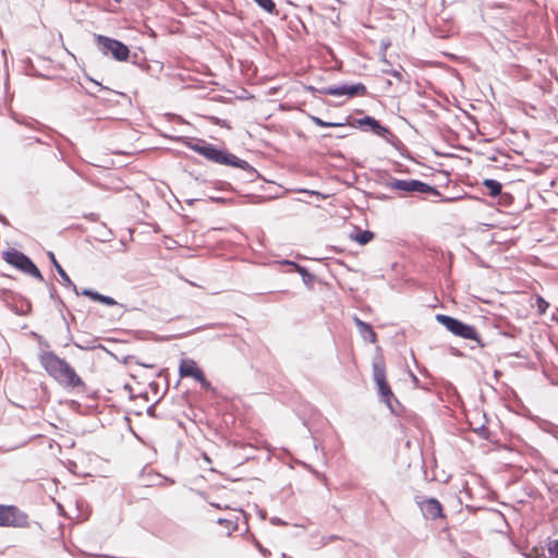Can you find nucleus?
Here are the masks:
<instances>
[{
  "instance_id": "nucleus-21",
  "label": "nucleus",
  "mask_w": 558,
  "mask_h": 558,
  "mask_svg": "<svg viewBox=\"0 0 558 558\" xmlns=\"http://www.w3.org/2000/svg\"><path fill=\"white\" fill-rule=\"evenodd\" d=\"M310 119L315 125L320 128H341L349 124L350 116H348L343 122H329L316 116H310Z\"/></svg>"
},
{
  "instance_id": "nucleus-57",
  "label": "nucleus",
  "mask_w": 558,
  "mask_h": 558,
  "mask_svg": "<svg viewBox=\"0 0 558 558\" xmlns=\"http://www.w3.org/2000/svg\"><path fill=\"white\" fill-rule=\"evenodd\" d=\"M451 201H452V198H450V197H444V198H441V202H451Z\"/></svg>"
},
{
  "instance_id": "nucleus-53",
  "label": "nucleus",
  "mask_w": 558,
  "mask_h": 558,
  "mask_svg": "<svg viewBox=\"0 0 558 558\" xmlns=\"http://www.w3.org/2000/svg\"><path fill=\"white\" fill-rule=\"evenodd\" d=\"M452 354L456 355V356H461V352L457 349H452Z\"/></svg>"
},
{
  "instance_id": "nucleus-37",
  "label": "nucleus",
  "mask_w": 558,
  "mask_h": 558,
  "mask_svg": "<svg viewBox=\"0 0 558 558\" xmlns=\"http://www.w3.org/2000/svg\"><path fill=\"white\" fill-rule=\"evenodd\" d=\"M215 187L217 190H223V191H232L233 190L231 183L226 182V181H217V182H215Z\"/></svg>"
},
{
  "instance_id": "nucleus-54",
  "label": "nucleus",
  "mask_w": 558,
  "mask_h": 558,
  "mask_svg": "<svg viewBox=\"0 0 558 558\" xmlns=\"http://www.w3.org/2000/svg\"><path fill=\"white\" fill-rule=\"evenodd\" d=\"M57 310L62 313L65 307H62V304H56Z\"/></svg>"
},
{
  "instance_id": "nucleus-41",
  "label": "nucleus",
  "mask_w": 558,
  "mask_h": 558,
  "mask_svg": "<svg viewBox=\"0 0 558 558\" xmlns=\"http://www.w3.org/2000/svg\"><path fill=\"white\" fill-rule=\"evenodd\" d=\"M299 192L301 193H306V194H310V195H315L317 197H322V198H325L326 196L323 195L320 192L318 191H312V190H307V189H301Z\"/></svg>"
},
{
  "instance_id": "nucleus-27",
  "label": "nucleus",
  "mask_w": 558,
  "mask_h": 558,
  "mask_svg": "<svg viewBox=\"0 0 558 558\" xmlns=\"http://www.w3.org/2000/svg\"><path fill=\"white\" fill-rule=\"evenodd\" d=\"M86 77H87L88 81L93 82L99 88V90H104V92H107V93L112 94V95H119V96H121L123 98H126L129 101H131L130 97L126 94L120 93V92H114V90L110 89L109 87L104 86L101 83L95 81L90 76H86Z\"/></svg>"
},
{
  "instance_id": "nucleus-25",
  "label": "nucleus",
  "mask_w": 558,
  "mask_h": 558,
  "mask_svg": "<svg viewBox=\"0 0 558 558\" xmlns=\"http://www.w3.org/2000/svg\"><path fill=\"white\" fill-rule=\"evenodd\" d=\"M390 46H391V40L388 37H384L380 39L379 60H380V62H383L385 65H388V66L390 65V62L388 61V59L386 57V52Z\"/></svg>"
},
{
  "instance_id": "nucleus-1",
  "label": "nucleus",
  "mask_w": 558,
  "mask_h": 558,
  "mask_svg": "<svg viewBox=\"0 0 558 558\" xmlns=\"http://www.w3.org/2000/svg\"><path fill=\"white\" fill-rule=\"evenodd\" d=\"M38 360L47 374L65 388L86 390V384L64 359L53 351H41Z\"/></svg>"
},
{
  "instance_id": "nucleus-64",
  "label": "nucleus",
  "mask_w": 558,
  "mask_h": 558,
  "mask_svg": "<svg viewBox=\"0 0 558 558\" xmlns=\"http://www.w3.org/2000/svg\"><path fill=\"white\" fill-rule=\"evenodd\" d=\"M88 94H89L90 96H96V94H95V93H92V92H88Z\"/></svg>"
},
{
  "instance_id": "nucleus-23",
  "label": "nucleus",
  "mask_w": 558,
  "mask_h": 558,
  "mask_svg": "<svg viewBox=\"0 0 558 558\" xmlns=\"http://www.w3.org/2000/svg\"><path fill=\"white\" fill-rule=\"evenodd\" d=\"M373 378L375 384L387 380L385 365L381 362L373 363Z\"/></svg>"
},
{
  "instance_id": "nucleus-9",
  "label": "nucleus",
  "mask_w": 558,
  "mask_h": 558,
  "mask_svg": "<svg viewBox=\"0 0 558 558\" xmlns=\"http://www.w3.org/2000/svg\"><path fill=\"white\" fill-rule=\"evenodd\" d=\"M0 526L27 527L28 515L14 505H0Z\"/></svg>"
},
{
  "instance_id": "nucleus-24",
  "label": "nucleus",
  "mask_w": 558,
  "mask_h": 558,
  "mask_svg": "<svg viewBox=\"0 0 558 558\" xmlns=\"http://www.w3.org/2000/svg\"><path fill=\"white\" fill-rule=\"evenodd\" d=\"M262 10L269 14L278 15L279 12L276 9L274 0H253Z\"/></svg>"
},
{
  "instance_id": "nucleus-7",
  "label": "nucleus",
  "mask_w": 558,
  "mask_h": 558,
  "mask_svg": "<svg viewBox=\"0 0 558 558\" xmlns=\"http://www.w3.org/2000/svg\"><path fill=\"white\" fill-rule=\"evenodd\" d=\"M94 37L98 50L102 54L110 56L112 59L120 62L126 61L130 58V48L121 40L100 34H95Z\"/></svg>"
},
{
  "instance_id": "nucleus-20",
  "label": "nucleus",
  "mask_w": 558,
  "mask_h": 558,
  "mask_svg": "<svg viewBox=\"0 0 558 558\" xmlns=\"http://www.w3.org/2000/svg\"><path fill=\"white\" fill-rule=\"evenodd\" d=\"M488 191L490 197H498L502 191V184L495 179H484L482 183Z\"/></svg>"
},
{
  "instance_id": "nucleus-40",
  "label": "nucleus",
  "mask_w": 558,
  "mask_h": 558,
  "mask_svg": "<svg viewBox=\"0 0 558 558\" xmlns=\"http://www.w3.org/2000/svg\"><path fill=\"white\" fill-rule=\"evenodd\" d=\"M280 265L290 266L292 267V270L295 271V265H299L296 262L291 259H281L278 262Z\"/></svg>"
},
{
  "instance_id": "nucleus-30",
  "label": "nucleus",
  "mask_w": 558,
  "mask_h": 558,
  "mask_svg": "<svg viewBox=\"0 0 558 558\" xmlns=\"http://www.w3.org/2000/svg\"><path fill=\"white\" fill-rule=\"evenodd\" d=\"M381 72L385 74L391 75L392 77L397 78L398 81H402L401 70L392 69L391 64L389 66L385 65V68L381 69Z\"/></svg>"
},
{
  "instance_id": "nucleus-2",
  "label": "nucleus",
  "mask_w": 558,
  "mask_h": 558,
  "mask_svg": "<svg viewBox=\"0 0 558 558\" xmlns=\"http://www.w3.org/2000/svg\"><path fill=\"white\" fill-rule=\"evenodd\" d=\"M38 360L47 374L65 388L86 390V384L64 359L53 351H41Z\"/></svg>"
},
{
  "instance_id": "nucleus-29",
  "label": "nucleus",
  "mask_w": 558,
  "mask_h": 558,
  "mask_svg": "<svg viewBox=\"0 0 558 558\" xmlns=\"http://www.w3.org/2000/svg\"><path fill=\"white\" fill-rule=\"evenodd\" d=\"M542 429L548 434H551L555 438H558V426L549 421H545L542 425Z\"/></svg>"
},
{
  "instance_id": "nucleus-10",
  "label": "nucleus",
  "mask_w": 558,
  "mask_h": 558,
  "mask_svg": "<svg viewBox=\"0 0 558 558\" xmlns=\"http://www.w3.org/2000/svg\"><path fill=\"white\" fill-rule=\"evenodd\" d=\"M416 504L425 519L437 520L446 518L442 505L435 497H428L423 499L416 497Z\"/></svg>"
},
{
  "instance_id": "nucleus-63",
  "label": "nucleus",
  "mask_w": 558,
  "mask_h": 558,
  "mask_svg": "<svg viewBox=\"0 0 558 558\" xmlns=\"http://www.w3.org/2000/svg\"><path fill=\"white\" fill-rule=\"evenodd\" d=\"M500 372L499 371H495V376H499Z\"/></svg>"
},
{
  "instance_id": "nucleus-18",
  "label": "nucleus",
  "mask_w": 558,
  "mask_h": 558,
  "mask_svg": "<svg viewBox=\"0 0 558 558\" xmlns=\"http://www.w3.org/2000/svg\"><path fill=\"white\" fill-rule=\"evenodd\" d=\"M349 236L360 245H366L375 238V233L368 229L363 230L360 227L354 226L353 231Z\"/></svg>"
},
{
  "instance_id": "nucleus-11",
  "label": "nucleus",
  "mask_w": 558,
  "mask_h": 558,
  "mask_svg": "<svg viewBox=\"0 0 558 558\" xmlns=\"http://www.w3.org/2000/svg\"><path fill=\"white\" fill-rule=\"evenodd\" d=\"M376 386L380 401H383L387 405V408L390 410L392 414L399 416L400 413L395 405H391V401H395L396 405H398L399 408H402V404L393 395L388 380L377 383Z\"/></svg>"
},
{
  "instance_id": "nucleus-14",
  "label": "nucleus",
  "mask_w": 558,
  "mask_h": 558,
  "mask_svg": "<svg viewBox=\"0 0 558 558\" xmlns=\"http://www.w3.org/2000/svg\"><path fill=\"white\" fill-rule=\"evenodd\" d=\"M47 257L49 258V260L52 264L53 268L56 269V271L60 276L61 284L66 287V288H70L78 296L80 289L72 281V279L66 274V271L63 269L61 264L57 260L54 253L52 251H48L47 252Z\"/></svg>"
},
{
  "instance_id": "nucleus-60",
  "label": "nucleus",
  "mask_w": 558,
  "mask_h": 558,
  "mask_svg": "<svg viewBox=\"0 0 558 558\" xmlns=\"http://www.w3.org/2000/svg\"><path fill=\"white\" fill-rule=\"evenodd\" d=\"M35 142H36V143H39V144H43V141H41V138H39V137H35Z\"/></svg>"
},
{
  "instance_id": "nucleus-52",
  "label": "nucleus",
  "mask_w": 558,
  "mask_h": 558,
  "mask_svg": "<svg viewBox=\"0 0 558 558\" xmlns=\"http://www.w3.org/2000/svg\"><path fill=\"white\" fill-rule=\"evenodd\" d=\"M377 198L380 199V201H387V199L390 198V196H388L386 194H380V195L377 196Z\"/></svg>"
},
{
  "instance_id": "nucleus-15",
  "label": "nucleus",
  "mask_w": 558,
  "mask_h": 558,
  "mask_svg": "<svg viewBox=\"0 0 558 558\" xmlns=\"http://www.w3.org/2000/svg\"><path fill=\"white\" fill-rule=\"evenodd\" d=\"M352 126L362 131H369L377 135L380 131H383L381 129L384 124H381L379 120L372 116H364L363 118L355 119L352 123Z\"/></svg>"
},
{
  "instance_id": "nucleus-55",
  "label": "nucleus",
  "mask_w": 558,
  "mask_h": 558,
  "mask_svg": "<svg viewBox=\"0 0 558 558\" xmlns=\"http://www.w3.org/2000/svg\"><path fill=\"white\" fill-rule=\"evenodd\" d=\"M132 58H133L132 62H133V63H136V62H137L138 54H137V53H134V54L132 56Z\"/></svg>"
},
{
  "instance_id": "nucleus-35",
  "label": "nucleus",
  "mask_w": 558,
  "mask_h": 558,
  "mask_svg": "<svg viewBox=\"0 0 558 558\" xmlns=\"http://www.w3.org/2000/svg\"><path fill=\"white\" fill-rule=\"evenodd\" d=\"M474 432L482 438V439H485V440H489V430L487 428L486 425H481L480 427L475 428Z\"/></svg>"
},
{
  "instance_id": "nucleus-6",
  "label": "nucleus",
  "mask_w": 558,
  "mask_h": 558,
  "mask_svg": "<svg viewBox=\"0 0 558 558\" xmlns=\"http://www.w3.org/2000/svg\"><path fill=\"white\" fill-rule=\"evenodd\" d=\"M1 257L7 264L12 266L13 268L35 278L40 282H45V278L41 271L32 260V258L25 253L14 247H9L8 250L2 251Z\"/></svg>"
},
{
  "instance_id": "nucleus-36",
  "label": "nucleus",
  "mask_w": 558,
  "mask_h": 558,
  "mask_svg": "<svg viewBox=\"0 0 558 558\" xmlns=\"http://www.w3.org/2000/svg\"><path fill=\"white\" fill-rule=\"evenodd\" d=\"M246 198H247V203H251V204H262L263 202L266 201L265 196L255 195V194H248V195H246Z\"/></svg>"
},
{
  "instance_id": "nucleus-5",
  "label": "nucleus",
  "mask_w": 558,
  "mask_h": 558,
  "mask_svg": "<svg viewBox=\"0 0 558 558\" xmlns=\"http://www.w3.org/2000/svg\"><path fill=\"white\" fill-rule=\"evenodd\" d=\"M435 319L453 336L466 340H473L477 343L480 348L485 347V343L482 341L481 335L473 325L466 324L459 318L446 314H436Z\"/></svg>"
},
{
  "instance_id": "nucleus-56",
  "label": "nucleus",
  "mask_w": 558,
  "mask_h": 558,
  "mask_svg": "<svg viewBox=\"0 0 558 558\" xmlns=\"http://www.w3.org/2000/svg\"><path fill=\"white\" fill-rule=\"evenodd\" d=\"M124 389H125V390H129V391H132V388H131V385H130V384H125V385H124Z\"/></svg>"
},
{
  "instance_id": "nucleus-17",
  "label": "nucleus",
  "mask_w": 558,
  "mask_h": 558,
  "mask_svg": "<svg viewBox=\"0 0 558 558\" xmlns=\"http://www.w3.org/2000/svg\"><path fill=\"white\" fill-rule=\"evenodd\" d=\"M78 295L86 296L94 302H98V303L105 304L107 306H114L118 304V302L113 298H111L109 295L101 294L92 288H84V289L80 290Z\"/></svg>"
},
{
  "instance_id": "nucleus-13",
  "label": "nucleus",
  "mask_w": 558,
  "mask_h": 558,
  "mask_svg": "<svg viewBox=\"0 0 558 558\" xmlns=\"http://www.w3.org/2000/svg\"><path fill=\"white\" fill-rule=\"evenodd\" d=\"M204 371L192 359H182L179 365L180 377H191L197 381L204 375Z\"/></svg>"
},
{
  "instance_id": "nucleus-50",
  "label": "nucleus",
  "mask_w": 558,
  "mask_h": 558,
  "mask_svg": "<svg viewBox=\"0 0 558 558\" xmlns=\"http://www.w3.org/2000/svg\"><path fill=\"white\" fill-rule=\"evenodd\" d=\"M411 377H412V381L414 383V385L418 386L420 379L413 373L411 374Z\"/></svg>"
},
{
  "instance_id": "nucleus-45",
  "label": "nucleus",
  "mask_w": 558,
  "mask_h": 558,
  "mask_svg": "<svg viewBox=\"0 0 558 558\" xmlns=\"http://www.w3.org/2000/svg\"><path fill=\"white\" fill-rule=\"evenodd\" d=\"M339 537L337 535H329L327 537L322 538V545H327L328 543L338 539Z\"/></svg>"
},
{
  "instance_id": "nucleus-33",
  "label": "nucleus",
  "mask_w": 558,
  "mask_h": 558,
  "mask_svg": "<svg viewBox=\"0 0 558 558\" xmlns=\"http://www.w3.org/2000/svg\"><path fill=\"white\" fill-rule=\"evenodd\" d=\"M547 550L550 558H558V538L548 543Z\"/></svg>"
},
{
  "instance_id": "nucleus-38",
  "label": "nucleus",
  "mask_w": 558,
  "mask_h": 558,
  "mask_svg": "<svg viewBox=\"0 0 558 558\" xmlns=\"http://www.w3.org/2000/svg\"><path fill=\"white\" fill-rule=\"evenodd\" d=\"M253 544L264 557L270 554V551L267 548H265L259 541L254 539Z\"/></svg>"
},
{
  "instance_id": "nucleus-51",
  "label": "nucleus",
  "mask_w": 558,
  "mask_h": 558,
  "mask_svg": "<svg viewBox=\"0 0 558 558\" xmlns=\"http://www.w3.org/2000/svg\"><path fill=\"white\" fill-rule=\"evenodd\" d=\"M391 405H395V407L398 409V411H399V413H400V415H399V416H401V415H402V412L404 411V407L402 405V408H399L398 405H396L395 401H391Z\"/></svg>"
},
{
  "instance_id": "nucleus-28",
  "label": "nucleus",
  "mask_w": 558,
  "mask_h": 558,
  "mask_svg": "<svg viewBox=\"0 0 558 558\" xmlns=\"http://www.w3.org/2000/svg\"><path fill=\"white\" fill-rule=\"evenodd\" d=\"M496 198H497V203L505 207L510 206L514 201L512 194L509 192H505V191H501V193Z\"/></svg>"
},
{
  "instance_id": "nucleus-32",
  "label": "nucleus",
  "mask_w": 558,
  "mask_h": 558,
  "mask_svg": "<svg viewBox=\"0 0 558 558\" xmlns=\"http://www.w3.org/2000/svg\"><path fill=\"white\" fill-rule=\"evenodd\" d=\"M162 397H160L155 403L150 404L147 409H146V414L150 417H155V418H162L163 415H161L160 413H157L156 411V405L159 403V401L161 400Z\"/></svg>"
},
{
  "instance_id": "nucleus-3",
  "label": "nucleus",
  "mask_w": 558,
  "mask_h": 558,
  "mask_svg": "<svg viewBox=\"0 0 558 558\" xmlns=\"http://www.w3.org/2000/svg\"><path fill=\"white\" fill-rule=\"evenodd\" d=\"M181 143L193 151L199 154L207 160L223 166H241L239 157L227 148L219 147L203 138L181 137Z\"/></svg>"
},
{
  "instance_id": "nucleus-58",
  "label": "nucleus",
  "mask_w": 558,
  "mask_h": 558,
  "mask_svg": "<svg viewBox=\"0 0 558 558\" xmlns=\"http://www.w3.org/2000/svg\"><path fill=\"white\" fill-rule=\"evenodd\" d=\"M102 101L110 102V101H112V100L109 98V96H106V98H102Z\"/></svg>"
},
{
  "instance_id": "nucleus-16",
  "label": "nucleus",
  "mask_w": 558,
  "mask_h": 558,
  "mask_svg": "<svg viewBox=\"0 0 558 558\" xmlns=\"http://www.w3.org/2000/svg\"><path fill=\"white\" fill-rule=\"evenodd\" d=\"M353 322L359 330L360 336L363 338L364 341L369 343L377 342V333L375 332L373 326L369 323L362 320L356 315L353 317Z\"/></svg>"
},
{
  "instance_id": "nucleus-44",
  "label": "nucleus",
  "mask_w": 558,
  "mask_h": 558,
  "mask_svg": "<svg viewBox=\"0 0 558 558\" xmlns=\"http://www.w3.org/2000/svg\"><path fill=\"white\" fill-rule=\"evenodd\" d=\"M34 335H35V336H36V338L38 339V342H39V344H40L41 347L47 348V349H49V348H50V344H49V342H48L47 340H45L41 336H38V335H36V333H34Z\"/></svg>"
},
{
  "instance_id": "nucleus-47",
  "label": "nucleus",
  "mask_w": 558,
  "mask_h": 558,
  "mask_svg": "<svg viewBox=\"0 0 558 558\" xmlns=\"http://www.w3.org/2000/svg\"><path fill=\"white\" fill-rule=\"evenodd\" d=\"M308 92H311L312 94H315V93H318L319 94V90L320 88H317L315 86H312V85H308L305 87Z\"/></svg>"
},
{
  "instance_id": "nucleus-31",
  "label": "nucleus",
  "mask_w": 558,
  "mask_h": 558,
  "mask_svg": "<svg viewBox=\"0 0 558 558\" xmlns=\"http://www.w3.org/2000/svg\"><path fill=\"white\" fill-rule=\"evenodd\" d=\"M197 383H199L202 389L216 393V388L213 387L211 383L206 378L205 374L197 379Z\"/></svg>"
},
{
  "instance_id": "nucleus-62",
  "label": "nucleus",
  "mask_w": 558,
  "mask_h": 558,
  "mask_svg": "<svg viewBox=\"0 0 558 558\" xmlns=\"http://www.w3.org/2000/svg\"><path fill=\"white\" fill-rule=\"evenodd\" d=\"M195 199H187V204H193Z\"/></svg>"
},
{
  "instance_id": "nucleus-8",
  "label": "nucleus",
  "mask_w": 558,
  "mask_h": 558,
  "mask_svg": "<svg viewBox=\"0 0 558 558\" xmlns=\"http://www.w3.org/2000/svg\"><path fill=\"white\" fill-rule=\"evenodd\" d=\"M319 94L335 96V97L347 96L348 98H353V97H357V96H366L367 88L361 82L351 83V84L342 83L339 85H330V86H326V87H320Z\"/></svg>"
},
{
  "instance_id": "nucleus-34",
  "label": "nucleus",
  "mask_w": 558,
  "mask_h": 558,
  "mask_svg": "<svg viewBox=\"0 0 558 558\" xmlns=\"http://www.w3.org/2000/svg\"><path fill=\"white\" fill-rule=\"evenodd\" d=\"M536 304H537V308H538V312L541 314H545L547 308L549 307V303L542 296H537L536 298Z\"/></svg>"
},
{
  "instance_id": "nucleus-61",
  "label": "nucleus",
  "mask_w": 558,
  "mask_h": 558,
  "mask_svg": "<svg viewBox=\"0 0 558 558\" xmlns=\"http://www.w3.org/2000/svg\"><path fill=\"white\" fill-rule=\"evenodd\" d=\"M99 557H101V558H114V557H111L109 555H100Z\"/></svg>"
},
{
  "instance_id": "nucleus-39",
  "label": "nucleus",
  "mask_w": 558,
  "mask_h": 558,
  "mask_svg": "<svg viewBox=\"0 0 558 558\" xmlns=\"http://www.w3.org/2000/svg\"><path fill=\"white\" fill-rule=\"evenodd\" d=\"M217 523L220 524V525H226L228 529H235L236 525L233 523V521L231 520H227V519H222V518H219L217 520Z\"/></svg>"
},
{
  "instance_id": "nucleus-42",
  "label": "nucleus",
  "mask_w": 558,
  "mask_h": 558,
  "mask_svg": "<svg viewBox=\"0 0 558 558\" xmlns=\"http://www.w3.org/2000/svg\"><path fill=\"white\" fill-rule=\"evenodd\" d=\"M209 199H210V202L216 203V204H227L228 202H230V199H227L225 197H218V196H210Z\"/></svg>"
},
{
  "instance_id": "nucleus-49",
  "label": "nucleus",
  "mask_w": 558,
  "mask_h": 558,
  "mask_svg": "<svg viewBox=\"0 0 558 558\" xmlns=\"http://www.w3.org/2000/svg\"><path fill=\"white\" fill-rule=\"evenodd\" d=\"M0 222H1L2 225H4V226H9V220H8V218H7L4 215H2V214H0Z\"/></svg>"
},
{
  "instance_id": "nucleus-12",
  "label": "nucleus",
  "mask_w": 558,
  "mask_h": 558,
  "mask_svg": "<svg viewBox=\"0 0 558 558\" xmlns=\"http://www.w3.org/2000/svg\"><path fill=\"white\" fill-rule=\"evenodd\" d=\"M381 130L383 131H380L377 134V136L381 137L388 144H390L393 148H396L402 157L410 159V160L413 159L409 148L402 143V141L395 133H392L390 131V129L388 126L384 125Z\"/></svg>"
},
{
  "instance_id": "nucleus-48",
  "label": "nucleus",
  "mask_w": 558,
  "mask_h": 558,
  "mask_svg": "<svg viewBox=\"0 0 558 558\" xmlns=\"http://www.w3.org/2000/svg\"><path fill=\"white\" fill-rule=\"evenodd\" d=\"M149 387H150V389H151V390H154L155 392H157V391H158V388H159V384H158V383H156V381H151V383L149 384Z\"/></svg>"
},
{
  "instance_id": "nucleus-46",
  "label": "nucleus",
  "mask_w": 558,
  "mask_h": 558,
  "mask_svg": "<svg viewBox=\"0 0 558 558\" xmlns=\"http://www.w3.org/2000/svg\"><path fill=\"white\" fill-rule=\"evenodd\" d=\"M84 217L86 219H88L89 221H97L99 219V215L96 213H89V214L85 215Z\"/></svg>"
},
{
  "instance_id": "nucleus-4",
  "label": "nucleus",
  "mask_w": 558,
  "mask_h": 558,
  "mask_svg": "<svg viewBox=\"0 0 558 558\" xmlns=\"http://www.w3.org/2000/svg\"><path fill=\"white\" fill-rule=\"evenodd\" d=\"M380 178H385L384 185L398 192L399 197H414L418 195H433L440 197V191L424 181L418 179H397L393 178L387 170L380 171Z\"/></svg>"
},
{
  "instance_id": "nucleus-26",
  "label": "nucleus",
  "mask_w": 558,
  "mask_h": 558,
  "mask_svg": "<svg viewBox=\"0 0 558 558\" xmlns=\"http://www.w3.org/2000/svg\"><path fill=\"white\" fill-rule=\"evenodd\" d=\"M46 284V287L48 288L49 290V296L50 299L56 303V304H62V307H65V303L63 302V300L59 296L58 294V291H57V288L51 283V282H47L45 280L44 282Z\"/></svg>"
},
{
  "instance_id": "nucleus-19",
  "label": "nucleus",
  "mask_w": 558,
  "mask_h": 558,
  "mask_svg": "<svg viewBox=\"0 0 558 558\" xmlns=\"http://www.w3.org/2000/svg\"><path fill=\"white\" fill-rule=\"evenodd\" d=\"M239 161L241 166H233V168H239L244 172V180L246 182H253L260 177L259 172L246 160L239 158Z\"/></svg>"
},
{
  "instance_id": "nucleus-59",
  "label": "nucleus",
  "mask_w": 558,
  "mask_h": 558,
  "mask_svg": "<svg viewBox=\"0 0 558 558\" xmlns=\"http://www.w3.org/2000/svg\"><path fill=\"white\" fill-rule=\"evenodd\" d=\"M102 101L110 102V101H112V100L109 98V96H106V98H102Z\"/></svg>"
},
{
  "instance_id": "nucleus-22",
  "label": "nucleus",
  "mask_w": 558,
  "mask_h": 558,
  "mask_svg": "<svg viewBox=\"0 0 558 558\" xmlns=\"http://www.w3.org/2000/svg\"><path fill=\"white\" fill-rule=\"evenodd\" d=\"M295 272H298L302 277V281L305 286H313L315 276L312 272H310L305 266L295 265Z\"/></svg>"
},
{
  "instance_id": "nucleus-43",
  "label": "nucleus",
  "mask_w": 558,
  "mask_h": 558,
  "mask_svg": "<svg viewBox=\"0 0 558 558\" xmlns=\"http://www.w3.org/2000/svg\"><path fill=\"white\" fill-rule=\"evenodd\" d=\"M270 523H271L272 525H277V526H282V525H286V524H287V522H286V521H283L282 519L278 518V517H272V518L270 519Z\"/></svg>"
}]
</instances>
